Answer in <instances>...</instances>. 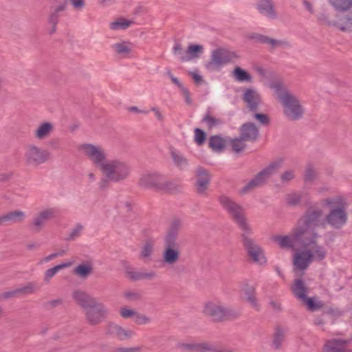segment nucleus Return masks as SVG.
<instances>
[{
	"label": "nucleus",
	"instance_id": "1",
	"mask_svg": "<svg viewBox=\"0 0 352 352\" xmlns=\"http://www.w3.org/2000/svg\"><path fill=\"white\" fill-rule=\"evenodd\" d=\"M274 90L283 108V114L289 121L300 120L305 109L297 96L290 93L280 81L270 84Z\"/></svg>",
	"mask_w": 352,
	"mask_h": 352
},
{
	"label": "nucleus",
	"instance_id": "2",
	"mask_svg": "<svg viewBox=\"0 0 352 352\" xmlns=\"http://www.w3.org/2000/svg\"><path fill=\"white\" fill-rule=\"evenodd\" d=\"M182 221L174 219L164 238L162 259L164 263L173 265L178 262L180 256L178 236Z\"/></svg>",
	"mask_w": 352,
	"mask_h": 352
},
{
	"label": "nucleus",
	"instance_id": "3",
	"mask_svg": "<svg viewBox=\"0 0 352 352\" xmlns=\"http://www.w3.org/2000/svg\"><path fill=\"white\" fill-rule=\"evenodd\" d=\"M138 185L144 188L170 193L177 192L180 188L176 181L168 179L164 175L155 171L142 174Z\"/></svg>",
	"mask_w": 352,
	"mask_h": 352
},
{
	"label": "nucleus",
	"instance_id": "4",
	"mask_svg": "<svg viewBox=\"0 0 352 352\" xmlns=\"http://www.w3.org/2000/svg\"><path fill=\"white\" fill-rule=\"evenodd\" d=\"M100 171L109 182L120 183L129 178L131 168L125 161L116 158L109 160Z\"/></svg>",
	"mask_w": 352,
	"mask_h": 352
},
{
	"label": "nucleus",
	"instance_id": "5",
	"mask_svg": "<svg viewBox=\"0 0 352 352\" xmlns=\"http://www.w3.org/2000/svg\"><path fill=\"white\" fill-rule=\"evenodd\" d=\"M218 200L221 207L228 212L242 232L251 228L248 223L245 208L241 205L224 195H221Z\"/></svg>",
	"mask_w": 352,
	"mask_h": 352
},
{
	"label": "nucleus",
	"instance_id": "6",
	"mask_svg": "<svg viewBox=\"0 0 352 352\" xmlns=\"http://www.w3.org/2000/svg\"><path fill=\"white\" fill-rule=\"evenodd\" d=\"M283 160L280 158L271 162L266 168L258 172L239 190V194L246 195L265 184L266 181L281 167Z\"/></svg>",
	"mask_w": 352,
	"mask_h": 352
},
{
	"label": "nucleus",
	"instance_id": "7",
	"mask_svg": "<svg viewBox=\"0 0 352 352\" xmlns=\"http://www.w3.org/2000/svg\"><path fill=\"white\" fill-rule=\"evenodd\" d=\"M204 313L214 322L232 320L238 318L240 316L236 310L225 307L220 302H208L206 304Z\"/></svg>",
	"mask_w": 352,
	"mask_h": 352
},
{
	"label": "nucleus",
	"instance_id": "8",
	"mask_svg": "<svg viewBox=\"0 0 352 352\" xmlns=\"http://www.w3.org/2000/svg\"><path fill=\"white\" fill-rule=\"evenodd\" d=\"M252 229L245 230L241 234V243L247 251L248 255L254 262L260 265L266 263L263 249L251 238Z\"/></svg>",
	"mask_w": 352,
	"mask_h": 352
},
{
	"label": "nucleus",
	"instance_id": "9",
	"mask_svg": "<svg viewBox=\"0 0 352 352\" xmlns=\"http://www.w3.org/2000/svg\"><path fill=\"white\" fill-rule=\"evenodd\" d=\"M294 295L307 307L311 311H315L321 309L324 304L321 301L314 302L313 298L307 296V287L301 279H296L292 287Z\"/></svg>",
	"mask_w": 352,
	"mask_h": 352
},
{
	"label": "nucleus",
	"instance_id": "10",
	"mask_svg": "<svg viewBox=\"0 0 352 352\" xmlns=\"http://www.w3.org/2000/svg\"><path fill=\"white\" fill-rule=\"evenodd\" d=\"M80 150L100 170L109 160L107 158L105 151L101 146L91 144H84L80 146Z\"/></svg>",
	"mask_w": 352,
	"mask_h": 352
},
{
	"label": "nucleus",
	"instance_id": "11",
	"mask_svg": "<svg viewBox=\"0 0 352 352\" xmlns=\"http://www.w3.org/2000/svg\"><path fill=\"white\" fill-rule=\"evenodd\" d=\"M234 57L235 54L233 52L223 48H218L212 52L210 59L205 67L210 72L219 71Z\"/></svg>",
	"mask_w": 352,
	"mask_h": 352
},
{
	"label": "nucleus",
	"instance_id": "12",
	"mask_svg": "<svg viewBox=\"0 0 352 352\" xmlns=\"http://www.w3.org/2000/svg\"><path fill=\"white\" fill-rule=\"evenodd\" d=\"M294 237L304 248H309L311 244H315L319 237L316 229L307 226H303L298 223L297 226L294 229Z\"/></svg>",
	"mask_w": 352,
	"mask_h": 352
},
{
	"label": "nucleus",
	"instance_id": "13",
	"mask_svg": "<svg viewBox=\"0 0 352 352\" xmlns=\"http://www.w3.org/2000/svg\"><path fill=\"white\" fill-rule=\"evenodd\" d=\"M107 315L108 310L106 306L97 300L93 305L85 309L86 320L91 325H96L101 323L107 318Z\"/></svg>",
	"mask_w": 352,
	"mask_h": 352
},
{
	"label": "nucleus",
	"instance_id": "14",
	"mask_svg": "<svg viewBox=\"0 0 352 352\" xmlns=\"http://www.w3.org/2000/svg\"><path fill=\"white\" fill-rule=\"evenodd\" d=\"M346 208V206L332 208L325 217L324 226L328 224L334 229L342 228L348 219Z\"/></svg>",
	"mask_w": 352,
	"mask_h": 352
},
{
	"label": "nucleus",
	"instance_id": "15",
	"mask_svg": "<svg viewBox=\"0 0 352 352\" xmlns=\"http://www.w3.org/2000/svg\"><path fill=\"white\" fill-rule=\"evenodd\" d=\"M323 212L321 209L310 208L305 214L298 221V223L316 229L317 227H324V219L322 220Z\"/></svg>",
	"mask_w": 352,
	"mask_h": 352
},
{
	"label": "nucleus",
	"instance_id": "16",
	"mask_svg": "<svg viewBox=\"0 0 352 352\" xmlns=\"http://www.w3.org/2000/svg\"><path fill=\"white\" fill-rule=\"evenodd\" d=\"M49 155L50 153L47 150L30 145L27 147L25 157L28 164L38 166L45 162Z\"/></svg>",
	"mask_w": 352,
	"mask_h": 352
},
{
	"label": "nucleus",
	"instance_id": "17",
	"mask_svg": "<svg viewBox=\"0 0 352 352\" xmlns=\"http://www.w3.org/2000/svg\"><path fill=\"white\" fill-rule=\"evenodd\" d=\"M57 213L58 210L56 208H49L38 212L30 225L32 232L34 233L41 232L45 222L47 220L55 218Z\"/></svg>",
	"mask_w": 352,
	"mask_h": 352
},
{
	"label": "nucleus",
	"instance_id": "18",
	"mask_svg": "<svg viewBox=\"0 0 352 352\" xmlns=\"http://www.w3.org/2000/svg\"><path fill=\"white\" fill-rule=\"evenodd\" d=\"M106 334L118 339L119 340H126L130 339L133 335L134 332L132 330L125 329L122 327L109 323L106 327Z\"/></svg>",
	"mask_w": 352,
	"mask_h": 352
},
{
	"label": "nucleus",
	"instance_id": "19",
	"mask_svg": "<svg viewBox=\"0 0 352 352\" xmlns=\"http://www.w3.org/2000/svg\"><path fill=\"white\" fill-rule=\"evenodd\" d=\"M243 100L247 104L249 110L252 112L258 111V106L261 102L259 94L255 89L251 88L245 89Z\"/></svg>",
	"mask_w": 352,
	"mask_h": 352
},
{
	"label": "nucleus",
	"instance_id": "20",
	"mask_svg": "<svg viewBox=\"0 0 352 352\" xmlns=\"http://www.w3.org/2000/svg\"><path fill=\"white\" fill-rule=\"evenodd\" d=\"M212 344L208 342H179L177 344V347L184 351L191 352H210L214 350Z\"/></svg>",
	"mask_w": 352,
	"mask_h": 352
},
{
	"label": "nucleus",
	"instance_id": "21",
	"mask_svg": "<svg viewBox=\"0 0 352 352\" xmlns=\"http://www.w3.org/2000/svg\"><path fill=\"white\" fill-rule=\"evenodd\" d=\"M312 261L313 256L309 249L301 250L294 256V264L300 270H306Z\"/></svg>",
	"mask_w": 352,
	"mask_h": 352
},
{
	"label": "nucleus",
	"instance_id": "22",
	"mask_svg": "<svg viewBox=\"0 0 352 352\" xmlns=\"http://www.w3.org/2000/svg\"><path fill=\"white\" fill-rule=\"evenodd\" d=\"M256 8L263 16L270 19H276L278 17L277 12L272 0H256Z\"/></svg>",
	"mask_w": 352,
	"mask_h": 352
},
{
	"label": "nucleus",
	"instance_id": "23",
	"mask_svg": "<svg viewBox=\"0 0 352 352\" xmlns=\"http://www.w3.org/2000/svg\"><path fill=\"white\" fill-rule=\"evenodd\" d=\"M239 131L241 138L246 142L255 141L259 134L258 128L252 122H246L242 124Z\"/></svg>",
	"mask_w": 352,
	"mask_h": 352
},
{
	"label": "nucleus",
	"instance_id": "24",
	"mask_svg": "<svg viewBox=\"0 0 352 352\" xmlns=\"http://www.w3.org/2000/svg\"><path fill=\"white\" fill-rule=\"evenodd\" d=\"M197 179V192L199 195H204L208 189L210 182V175L208 171L202 168L198 167L196 170Z\"/></svg>",
	"mask_w": 352,
	"mask_h": 352
},
{
	"label": "nucleus",
	"instance_id": "25",
	"mask_svg": "<svg viewBox=\"0 0 352 352\" xmlns=\"http://www.w3.org/2000/svg\"><path fill=\"white\" fill-rule=\"evenodd\" d=\"M25 213L21 210H12L0 217V226L20 223L24 221Z\"/></svg>",
	"mask_w": 352,
	"mask_h": 352
},
{
	"label": "nucleus",
	"instance_id": "26",
	"mask_svg": "<svg viewBox=\"0 0 352 352\" xmlns=\"http://www.w3.org/2000/svg\"><path fill=\"white\" fill-rule=\"evenodd\" d=\"M72 298L75 302L86 309L96 301V300L89 295L85 291L77 289L72 292Z\"/></svg>",
	"mask_w": 352,
	"mask_h": 352
},
{
	"label": "nucleus",
	"instance_id": "27",
	"mask_svg": "<svg viewBox=\"0 0 352 352\" xmlns=\"http://www.w3.org/2000/svg\"><path fill=\"white\" fill-rule=\"evenodd\" d=\"M34 285L32 283H30L28 285L17 287L14 289L3 292L0 294V299H8L12 298H16L26 294H32L34 292Z\"/></svg>",
	"mask_w": 352,
	"mask_h": 352
},
{
	"label": "nucleus",
	"instance_id": "28",
	"mask_svg": "<svg viewBox=\"0 0 352 352\" xmlns=\"http://www.w3.org/2000/svg\"><path fill=\"white\" fill-rule=\"evenodd\" d=\"M349 341L343 339H333L326 342L324 348L327 352H344L348 347Z\"/></svg>",
	"mask_w": 352,
	"mask_h": 352
},
{
	"label": "nucleus",
	"instance_id": "29",
	"mask_svg": "<svg viewBox=\"0 0 352 352\" xmlns=\"http://www.w3.org/2000/svg\"><path fill=\"white\" fill-rule=\"evenodd\" d=\"M153 252L154 243L151 241H146L140 248L139 258L144 263L149 262L152 260Z\"/></svg>",
	"mask_w": 352,
	"mask_h": 352
},
{
	"label": "nucleus",
	"instance_id": "30",
	"mask_svg": "<svg viewBox=\"0 0 352 352\" xmlns=\"http://www.w3.org/2000/svg\"><path fill=\"white\" fill-rule=\"evenodd\" d=\"M273 240L276 242L281 248H294L297 241L294 237V230L288 236H274Z\"/></svg>",
	"mask_w": 352,
	"mask_h": 352
},
{
	"label": "nucleus",
	"instance_id": "31",
	"mask_svg": "<svg viewBox=\"0 0 352 352\" xmlns=\"http://www.w3.org/2000/svg\"><path fill=\"white\" fill-rule=\"evenodd\" d=\"M286 330L279 326L276 327L273 334L272 346L274 349L278 350L285 339Z\"/></svg>",
	"mask_w": 352,
	"mask_h": 352
},
{
	"label": "nucleus",
	"instance_id": "32",
	"mask_svg": "<svg viewBox=\"0 0 352 352\" xmlns=\"http://www.w3.org/2000/svg\"><path fill=\"white\" fill-rule=\"evenodd\" d=\"M170 156L174 164L180 170H184L188 165V160L175 148H170Z\"/></svg>",
	"mask_w": 352,
	"mask_h": 352
},
{
	"label": "nucleus",
	"instance_id": "33",
	"mask_svg": "<svg viewBox=\"0 0 352 352\" xmlns=\"http://www.w3.org/2000/svg\"><path fill=\"white\" fill-rule=\"evenodd\" d=\"M112 49L122 57H126L132 50V44L129 42H122L113 44Z\"/></svg>",
	"mask_w": 352,
	"mask_h": 352
},
{
	"label": "nucleus",
	"instance_id": "34",
	"mask_svg": "<svg viewBox=\"0 0 352 352\" xmlns=\"http://www.w3.org/2000/svg\"><path fill=\"white\" fill-rule=\"evenodd\" d=\"M53 130V125L50 122H43L39 125L35 131V137L38 140L47 138Z\"/></svg>",
	"mask_w": 352,
	"mask_h": 352
},
{
	"label": "nucleus",
	"instance_id": "35",
	"mask_svg": "<svg viewBox=\"0 0 352 352\" xmlns=\"http://www.w3.org/2000/svg\"><path fill=\"white\" fill-rule=\"evenodd\" d=\"M311 255L313 256V261H321L326 257L327 251L325 248L317 243V241L315 244H311Z\"/></svg>",
	"mask_w": 352,
	"mask_h": 352
},
{
	"label": "nucleus",
	"instance_id": "36",
	"mask_svg": "<svg viewBox=\"0 0 352 352\" xmlns=\"http://www.w3.org/2000/svg\"><path fill=\"white\" fill-rule=\"evenodd\" d=\"M92 272L93 269L91 265L85 263L78 265L74 270V273L83 279H86L88 276H89Z\"/></svg>",
	"mask_w": 352,
	"mask_h": 352
},
{
	"label": "nucleus",
	"instance_id": "37",
	"mask_svg": "<svg viewBox=\"0 0 352 352\" xmlns=\"http://www.w3.org/2000/svg\"><path fill=\"white\" fill-rule=\"evenodd\" d=\"M341 23L338 22L336 27L342 32L352 31V12L346 14L340 19Z\"/></svg>",
	"mask_w": 352,
	"mask_h": 352
},
{
	"label": "nucleus",
	"instance_id": "38",
	"mask_svg": "<svg viewBox=\"0 0 352 352\" xmlns=\"http://www.w3.org/2000/svg\"><path fill=\"white\" fill-rule=\"evenodd\" d=\"M209 146L215 152H222L225 148V141L220 136H212L209 140Z\"/></svg>",
	"mask_w": 352,
	"mask_h": 352
},
{
	"label": "nucleus",
	"instance_id": "39",
	"mask_svg": "<svg viewBox=\"0 0 352 352\" xmlns=\"http://www.w3.org/2000/svg\"><path fill=\"white\" fill-rule=\"evenodd\" d=\"M232 73L234 79L239 82H252L251 75L239 67H236Z\"/></svg>",
	"mask_w": 352,
	"mask_h": 352
},
{
	"label": "nucleus",
	"instance_id": "40",
	"mask_svg": "<svg viewBox=\"0 0 352 352\" xmlns=\"http://www.w3.org/2000/svg\"><path fill=\"white\" fill-rule=\"evenodd\" d=\"M70 263H61L60 265L54 266L52 268L47 270L44 274V281L46 283H49L51 278L53 276H54L58 271L64 268L68 267L69 266H70Z\"/></svg>",
	"mask_w": 352,
	"mask_h": 352
},
{
	"label": "nucleus",
	"instance_id": "41",
	"mask_svg": "<svg viewBox=\"0 0 352 352\" xmlns=\"http://www.w3.org/2000/svg\"><path fill=\"white\" fill-rule=\"evenodd\" d=\"M173 53L175 56H177L182 62L190 61L189 56H188L187 50H184L182 45L179 43H175L173 47Z\"/></svg>",
	"mask_w": 352,
	"mask_h": 352
},
{
	"label": "nucleus",
	"instance_id": "42",
	"mask_svg": "<svg viewBox=\"0 0 352 352\" xmlns=\"http://www.w3.org/2000/svg\"><path fill=\"white\" fill-rule=\"evenodd\" d=\"M330 3L338 11H346L352 7V0H330Z\"/></svg>",
	"mask_w": 352,
	"mask_h": 352
},
{
	"label": "nucleus",
	"instance_id": "43",
	"mask_svg": "<svg viewBox=\"0 0 352 352\" xmlns=\"http://www.w3.org/2000/svg\"><path fill=\"white\" fill-rule=\"evenodd\" d=\"M322 204L328 206L331 208L334 206L336 207H344L346 206V203L344 199L341 197H337L335 198H327L322 201Z\"/></svg>",
	"mask_w": 352,
	"mask_h": 352
},
{
	"label": "nucleus",
	"instance_id": "44",
	"mask_svg": "<svg viewBox=\"0 0 352 352\" xmlns=\"http://www.w3.org/2000/svg\"><path fill=\"white\" fill-rule=\"evenodd\" d=\"M202 122L206 124L208 128L209 129H212L213 127L220 125L222 124V120L219 118H216L212 116L209 113H207L202 119Z\"/></svg>",
	"mask_w": 352,
	"mask_h": 352
},
{
	"label": "nucleus",
	"instance_id": "45",
	"mask_svg": "<svg viewBox=\"0 0 352 352\" xmlns=\"http://www.w3.org/2000/svg\"><path fill=\"white\" fill-rule=\"evenodd\" d=\"M267 44L270 45L272 49H275L278 47L283 48L291 47L290 43L287 40H277L270 37L268 38Z\"/></svg>",
	"mask_w": 352,
	"mask_h": 352
},
{
	"label": "nucleus",
	"instance_id": "46",
	"mask_svg": "<svg viewBox=\"0 0 352 352\" xmlns=\"http://www.w3.org/2000/svg\"><path fill=\"white\" fill-rule=\"evenodd\" d=\"M203 52V47L200 45H190L187 49L188 56L190 60L193 58H198L199 54Z\"/></svg>",
	"mask_w": 352,
	"mask_h": 352
},
{
	"label": "nucleus",
	"instance_id": "47",
	"mask_svg": "<svg viewBox=\"0 0 352 352\" xmlns=\"http://www.w3.org/2000/svg\"><path fill=\"white\" fill-rule=\"evenodd\" d=\"M133 22L126 19H122L120 20L113 21L110 23L111 30H124L129 28Z\"/></svg>",
	"mask_w": 352,
	"mask_h": 352
},
{
	"label": "nucleus",
	"instance_id": "48",
	"mask_svg": "<svg viewBox=\"0 0 352 352\" xmlns=\"http://www.w3.org/2000/svg\"><path fill=\"white\" fill-rule=\"evenodd\" d=\"M303 194L301 192H293L287 195L286 197L287 203L292 206H297L301 201Z\"/></svg>",
	"mask_w": 352,
	"mask_h": 352
},
{
	"label": "nucleus",
	"instance_id": "49",
	"mask_svg": "<svg viewBox=\"0 0 352 352\" xmlns=\"http://www.w3.org/2000/svg\"><path fill=\"white\" fill-rule=\"evenodd\" d=\"M316 178V171L311 165L307 166L304 175V179L306 183H313Z\"/></svg>",
	"mask_w": 352,
	"mask_h": 352
},
{
	"label": "nucleus",
	"instance_id": "50",
	"mask_svg": "<svg viewBox=\"0 0 352 352\" xmlns=\"http://www.w3.org/2000/svg\"><path fill=\"white\" fill-rule=\"evenodd\" d=\"M244 142L245 141L242 140L241 137L239 138H234L232 140L231 146L232 150L236 153L242 151L246 146Z\"/></svg>",
	"mask_w": 352,
	"mask_h": 352
},
{
	"label": "nucleus",
	"instance_id": "51",
	"mask_svg": "<svg viewBox=\"0 0 352 352\" xmlns=\"http://www.w3.org/2000/svg\"><path fill=\"white\" fill-rule=\"evenodd\" d=\"M141 272L142 271H135L131 267H126L125 269L126 276L131 281L141 280Z\"/></svg>",
	"mask_w": 352,
	"mask_h": 352
},
{
	"label": "nucleus",
	"instance_id": "52",
	"mask_svg": "<svg viewBox=\"0 0 352 352\" xmlns=\"http://www.w3.org/2000/svg\"><path fill=\"white\" fill-rule=\"evenodd\" d=\"M295 170L289 169L284 171L280 175V179L283 184H288L295 178Z\"/></svg>",
	"mask_w": 352,
	"mask_h": 352
},
{
	"label": "nucleus",
	"instance_id": "53",
	"mask_svg": "<svg viewBox=\"0 0 352 352\" xmlns=\"http://www.w3.org/2000/svg\"><path fill=\"white\" fill-rule=\"evenodd\" d=\"M206 134L203 130L199 128L195 129V142L198 145H202L206 141Z\"/></svg>",
	"mask_w": 352,
	"mask_h": 352
},
{
	"label": "nucleus",
	"instance_id": "54",
	"mask_svg": "<svg viewBox=\"0 0 352 352\" xmlns=\"http://www.w3.org/2000/svg\"><path fill=\"white\" fill-rule=\"evenodd\" d=\"M124 296L129 300L135 302L142 299V294L139 292L128 291L124 293Z\"/></svg>",
	"mask_w": 352,
	"mask_h": 352
},
{
	"label": "nucleus",
	"instance_id": "55",
	"mask_svg": "<svg viewBox=\"0 0 352 352\" xmlns=\"http://www.w3.org/2000/svg\"><path fill=\"white\" fill-rule=\"evenodd\" d=\"M157 277V274L153 270H145L141 272V280H153Z\"/></svg>",
	"mask_w": 352,
	"mask_h": 352
},
{
	"label": "nucleus",
	"instance_id": "56",
	"mask_svg": "<svg viewBox=\"0 0 352 352\" xmlns=\"http://www.w3.org/2000/svg\"><path fill=\"white\" fill-rule=\"evenodd\" d=\"M150 322H151V319L148 317H147L146 316L142 314L135 313V322L137 324H139V325L146 324Z\"/></svg>",
	"mask_w": 352,
	"mask_h": 352
},
{
	"label": "nucleus",
	"instance_id": "57",
	"mask_svg": "<svg viewBox=\"0 0 352 352\" xmlns=\"http://www.w3.org/2000/svg\"><path fill=\"white\" fill-rule=\"evenodd\" d=\"M142 349V347L140 346L133 347H117L111 352H141Z\"/></svg>",
	"mask_w": 352,
	"mask_h": 352
},
{
	"label": "nucleus",
	"instance_id": "58",
	"mask_svg": "<svg viewBox=\"0 0 352 352\" xmlns=\"http://www.w3.org/2000/svg\"><path fill=\"white\" fill-rule=\"evenodd\" d=\"M249 38L254 40L256 42L263 44H267L269 37L263 34L254 33Z\"/></svg>",
	"mask_w": 352,
	"mask_h": 352
},
{
	"label": "nucleus",
	"instance_id": "59",
	"mask_svg": "<svg viewBox=\"0 0 352 352\" xmlns=\"http://www.w3.org/2000/svg\"><path fill=\"white\" fill-rule=\"evenodd\" d=\"M82 230V226L80 224L77 225L74 229H72L69 233L68 237L66 238L67 241L74 240L76 237L78 236L81 230Z\"/></svg>",
	"mask_w": 352,
	"mask_h": 352
},
{
	"label": "nucleus",
	"instance_id": "60",
	"mask_svg": "<svg viewBox=\"0 0 352 352\" xmlns=\"http://www.w3.org/2000/svg\"><path fill=\"white\" fill-rule=\"evenodd\" d=\"M318 21L323 25L336 27L338 25V22L330 21L325 14H320L318 16Z\"/></svg>",
	"mask_w": 352,
	"mask_h": 352
},
{
	"label": "nucleus",
	"instance_id": "61",
	"mask_svg": "<svg viewBox=\"0 0 352 352\" xmlns=\"http://www.w3.org/2000/svg\"><path fill=\"white\" fill-rule=\"evenodd\" d=\"M62 302H63V301L61 299H56V300L45 302L43 304V306H44L45 309H46L47 310H50V309L61 305Z\"/></svg>",
	"mask_w": 352,
	"mask_h": 352
},
{
	"label": "nucleus",
	"instance_id": "62",
	"mask_svg": "<svg viewBox=\"0 0 352 352\" xmlns=\"http://www.w3.org/2000/svg\"><path fill=\"white\" fill-rule=\"evenodd\" d=\"M254 117L263 125H267L270 123L269 117L266 114L256 113Z\"/></svg>",
	"mask_w": 352,
	"mask_h": 352
},
{
	"label": "nucleus",
	"instance_id": "63",
	"mask_svg": "<svg viewBox=\"0 0 352 352\" xmlns=\"http://www.w3.org/2000/svg\"><path fill=\"white\" fill-rule=\"evenodd\" d=\"M246 301L250 305V306L256 309V311H258L260 309V305L258 302L257 298L256 296V294H254L252 296H250V298L246 299Z\"/></svg>",
	"mask_w": 352,
	"mask_h": 352
},
{
	"label": "nucleus",
	"instance_id": "64",
	"mask_svg": "<svg viewBox=\"0 0 352 352\" xmlns=\"http://www.w3.org/2000/svg\"><path fill=\"white\" fill-rule=\"evenodd\" d=\"M120 315L124 318H129L132 316H135V313L134 311L131 309H129L126 307H122L120 309Z\"/></svg>",
	"mask_w": 352,
	"mask_h": 352
}]
</instances>
